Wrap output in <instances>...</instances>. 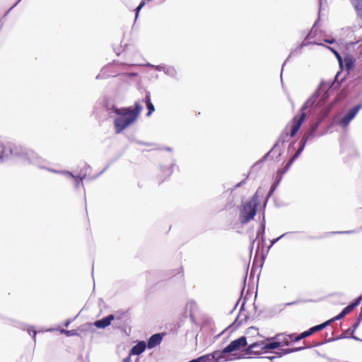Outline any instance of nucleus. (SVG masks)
<instances>
[{
	"instance_id": "obj_25",
	"label": "nucleus",
	"mask_w": 362,
	"mask_h": 362,
	"mask_svg": "<svg viewBox=\"0 0 362 362\" xmlns=\"http://www.w3.org/2000/svg\"><path fill=\"white\" fill-rule=\"evenodd\" d=\"M320 123V121H317L316 122H315L314 124H313L310 128V129L313 132H315V131L317 130V129L319 127V124Z\"/></svg>"
},
{
	"instance_id": "obj_8",
	"label": "nucleus",
	"mask_w": 362,
	"mask_h": 362,
	"mask_svg": "<svg viewBox=\"0 0 362 362\" xmlns=\"http://www.w3.org/2000/svg\"><path fill=\"white\" fill-rule=\"evenodd\" d=\"M264 341L262 340L259 341L254 342L250 344L245 349L246 354H260L262 352H265L264 351Z\"/></svg>"
},
{
	"instance_id": "obj_40",
	"label": "nucleus",
	"mask_w": 362,
	"mask_h": 362,
	"mask_svg": "<svg viewBox=\"0 0 362 362\" xmlns=\"http://www.w3.org/2000/svg\"><path fill=\"white\" fill-rule=\"evenodd\" d=\"M78 185H79V182H77V183H76V187H78Z\"/></svg>"
},
{
	"instance_id": "obj_18",
	"label": "nucleus",
	"mask_w": 362,
	"mask_h": 362,
	"mask_svg": "<svg viewBox=\"0 0 362 362\" xmlns=\"http://www.w3.org/2000/svg\"><path fill=\"white\" fill-rule=\"evenodd\" d=\"M355 116L356 115H346L339 121V124L343 127H346Z\"/></svg>"
},
{
	"instance_id": "obj_5",
	"label": "nucleus",
	"mask_w": 362,
	"mask_h": 362,
	"mask_svg": "<svg viewBox=\"0 0 362 362\" xmlns=\"http://www.w3.org/2000/svg\"><path fill=\"white\" fill-rule=\"evenodd\" d=\"M138 115H119L115 120L116 132L119 133L136 120Z\"/></svg>"
},
{
	"instance_id": "obj_15",
	"label": "nucleus",
	"mask_w": 362,
	"mask_h": 362,
	"mask_svg": "<svg viewBox=\"0 0 362 362\" xmlns=\"http://www.w3.org/2000/svg\"><path fill=\"white\" fill-rule=\"evenodd\" d=\"M357 16L362 19V0H351Z\"/></svg>"
},
{
	"instance_id": "obj_14",
	"label": "nucleus",
	"mask_w": 362,
	"mask_h": 362,
	"mask_svg": "<svg viewBox=\"0 0 362 362\" xmlns=\"http://www.w3.org/2000/svg\"><path fill=\"white\" fill-rule=\"evenodd\" d=\"M332 322H333V320H329L320 325H316V326H314L311 328L309 329V331L310 332L311 334H313L314 333L317 332H320L321 330H322L323 329H325L327 325H329Z\"/></svg>"
},
{
	"instance_id": "obj_23",
	"label": "nucleus",
	"mask_w": 362,
	"mask_h": 362,
	"mask_svg": "<svg viewBox=\"0 0 362 362\" xmlns=\"http://www.w3.org/2000/svg\"><path fill=\"white\" fill-rule=\"evenodd\" d=\"M60 332L69 337L74 336L76 334V332L74 330H65L64 329H60Z\"/></svg>"
},
{
	"instance_id": "obj_21",
	"label": "nucleus",
	"mask_w": 362,
	"mask_h": 362,
	"mask_svg": "<svg viewBox=\"0 0 362 362\" xmlns=\"http://www.w3.org/2000/svg\"><path fill=\"white\" fill-rule=\"evenodd\" d=\"M311 335L312 334H310L309 329H308V330L300 333V334L297 335V337L295 339L296 340H301V339L308 337Z\"/></svg>"
},
{
	"instance_id": "obj_10",
	"label": "nucleus",
	"mask_w": 362,
	"mask_h": 362,
	"mask_svg": "<svg viewBox=\"0 0 362 362\" xmlns=\"http://www.w3.org/2000/svg\"><path fill=\"white\" fill-rule=\"evenodd\" d=\"M329 49L333 52V53L337 57L339 64V66L341 67L345 66V68L347 71H349L353 68L354 60L351 57L347 56L344 58V60H342L341 56L336 50L333 49L332 48H329Z\"/></svg>"
},
{
	"instance_id": "obj_30",
	"label": "nucleus",
	"mask_w": 362,
	"mask_h": 362,
	"mask_svg": "<svg viewBox=\"0 0 362 362\" xmlns=\"http://www.w3.org/2000/svg\"><path fill=\"white\" fill-rule=\"evenodd\" d=\"M4 144L1 142H0V158H1L3 157L2 154L4 153Z\"/></svg>"
},
{
	"instance_id": "obj_29",
	"label": "nucleus",
	"mask_w": 362,
	"mask_h": 362,
	"mask_svg": "<svg viewBox=\"0 0 362 362\" xmlns=\"http://www.w3.org/2000/svg\"><path fill=\"white\" fill-rule=\"evenodd\" d=\"M361 320H358V317H357V321L356 323H354L353 325H352V328H353V330L351 332V334L354 332L355 329H357V327H358L360 322H361Z\"/></svg>"
},
{
	"instance_id": "obj_22",
	"label": "nucleus",
	"mask_w": 362,
	"mask_h": 362,
	"mask_svg": "<svg viewBox=\"0 0 362 362\" xmlns=\"http://www.w3.org/2000/svg\"><path fill=\"white\" fill-rule=\"evenodd\" d=\"M27 156L31 157V158H28L29 160H30V162L33 163H37V157L35 156V153L33 152V151H29L28 153H26Z\"/></svg>"
},
{
	"instance_id": "obj_26",
	"label": "nucleus",
	"mask_w": 362,
	"mask_h": 362,
	"mask_svg": "<svg viewBox=\"0 0 362 362\" xmlns=\"http://www.w3.org/2000/svg\"><path fill=\"white\" fill-rule=\"evenodd\" d=\"M320 123V121H317L316 122H315L314 124H313L310 128V129L313 132H315V131L317 130V129L319 127V124Z\"/></svg>"
},
{
	"instance_id": "obj_17",
	"label": "nucleus",
	"mask_w": 362,
	"mask_h": 362,
	"mask_svg": "<svg viewBox=\"0 0 362 362\" xmlns=\"http://www.w3.org/2000/svg\"><path fill=\"white\" fill-rule=\"evenodd\" d=\"M158 344V334H154L149 339L147 344V347L148 349H152Z\"/></svg>"
},
{
	"instance_id": "obj_19",
	"label": "nucleus",
	"mask_w": 362,
	"mask_h": 362,
	"mask_svg": "<svg viewBox=\"0 0 362 362\" xmlns=\"http://www.w3.org/2000/svg\"><path fill=\"white\" fill-rule=\"evenodd\" d=\"M161 70H163L165 74L169 75L170 76H174L176 74L175 69L172 66H160V71H161Z\"/></svg>"
},
{
	"instance_id": "obj_11",
	"label": "nucleus",
	"mask_w": 362,
	"mask_h": 362,
	"mask_svg": "<svg viewBox=\"0 0 362 362\" xmlns=\"http://www.w3.org/2000/svg\"><path fill=\"white\" fill-rule=\"evenodd\" d=\"M114 318L115 317L113 315H109L102 320L95 321L94 325L98 328L104 329L110 325Z\"/></svg>"
},
{
	"instance_id": "obj_20",
	"label": "nucleus",
	"mask_w": 362,
	"mask_h": 362,
	"mask_svg": "<svg viewBox=\"0 0 362 362\" xmlns=\"http://www.w3.org/2000/svg\"><path fill=\"white\" fill-rule=\"evenodd\" d=\"M276 338L279 339V343L281 345H288L290 344L289 339L288 337V334H278Z\"/></svg>"
},
{
	"instance_id": "obj_37",
	"label": "nucleus",
	"mask_w": 362,
	"mask_h": 362,
	"mask_svg": "<svg viewBox=\"0 0 362 362\" xmlns=\"http://www.w3.org/2000/svg\"><path fill=\"white\" fill-rule=\"evenodd\" d=\"M280 238H278L272 241V243L274 244V243H276Z\"/></svg>"
},
{
	"instance_id": "obj_31",
	"label": "nucleus",
	"mask_w": 362,
	"mask_h": 362,
	"mask_svg": "<svg viewBox=\"0 0 362 362\" xmlns=\"http://www.w3.org/2000/svg\"><path fill=\"white\" fill-rule=\"evenodd\" d=\"M334 41H335V40L334 38H330V39L325 40V42H326L327 43H329V44L334 43Z\"/></svg>"
},
{
	"instance_id": "obj_4",
	"label": "nucleus",
	"mask_w": 362,
	"mask_h": 362,
	"mask_svg": "<svg viewBox=\"0 0 362 362\" xmlns=\"http://www.w3.org/2000/svg\"><path fill=\"white\" fill-rule=\"evenodd\" d=\"M144 106L147 107L148 113H152L155 110L154 106L149 101L148 98H146L145 100L136 102L134 108L127 107L119 111L118 109L115 108V107L112 106V110L113 113H139L143 110Z\"/></svg>"
},
{
	"instance_id": "obj_28",
	"label": "nucleus",
	"mask_w": 362,
	"mask_h": 362,
	"mask_svg": "<svg viewBox=\"0 0 362 362\" xmlns=\"http://www.w3.org/2000/svg\"><path fill=\"white\" fill-rule=\"evenodd\" d=\"M302 349H303L302 347H299V348H296V349H288L284 350V354H289L293 351H299V350H302Z\"/></svg>"
},
{
	"instance_id": "obj_27",
	"label": "nucleus",
	"mask_w": 362,
	"mask_h": 362,
	"mask_svg": "<svg viewBox=\"0 0 362 362\" xmlns=\"http://www.w3.org/2000/svg\"><path fill=\"white\" fill-rule=\"evenodd\" d=\"M297 336L295 334H288V337L289 339L290 343L294 341H299L300 340H296Z\"/></svg>"
},
{
	"instance_id": "obj_6",
	"label": "nucleus",
	"mask_w": 362,
	"mask_h": 362,
	"mask_svg": "<svg viewBox=\"0 0 362 362\" xmlns=\"http://www.w3.org/2000/svg\"><path fill=\"white\" fill-rule=\"evenodd\" d=\"M247 346V339L245 337H241L232 341L228 346L223 349V353H231L239 351L240 349Z\"/></svg>"
},
{
	"instance_id": "obj_33",
	"label": "nucleus",
	"mask_w": 362,
	"mask_h": 362,
	"mask_svg": "<svg viewBox=\"0 0 362 362\" xmlns=\"http://www.w3.org/2000/svg\"><path fill=\"white\" fill-rule=\"evenodd\" d=\"M358 317L359 320H362V306H361V311H360V313H359Z\"/></svg>"
},
{
	"instance_id": "obj_32",
	"label": "nucleus",
	"mask_w": 362,
	"mask_h": 362,
	"mask_svg": "<svg viewBox=\"0 0 362 362\" xmlns=\"http://www.w3.org/2000/svg\"><path fill=\"white\" fill-rule=\"evenodd\" d=\"M77 177H79L80 181H82V180H83V178H85V177H86V174H83V175H82V174H80V175H79L78 176H77Z\"/></svg>"
},
{
	"instance_id": "obj_24",
	"label": "nucleus",
	"mask_w": 362,
	"mask_h": 362,
	"mask_svg": "<svg viewBox=\"0 0 362 362\" xmlns=\"http://www.w3.org/2000/svg\"><path fill=\"white\" fill-rule=\"evenodd\" d=\"M362 107V104H359L354 107L348 113H357Z\"/></svg>"
},
{
	"instance_id": "obj_36",
	"label": "nucleus",
	"mask_w": 362,
	"mask_h": 362,
	"mask_svg": "<svg viewBox=\"0 0 362 362\" xmlns=\"http://www.w3.org/2000/svg\"><path fill=\"white\" fill-rule=\"evenodd\" d=\"M66 175H68L69 176H71V177H74V178H76V177L74 176V175H73L72 174H71L70 173H68V172H67V173H66Z\"/></svg>"
},
{
	"instance_id": "obj_38",
	"label": "nucleus",
	"mask_w": 362,
	"mask_h": 362,
	"mask_svg": "<svg viewBox=\"0 0 362 362\" xmlns=\"http://www.w3.org/2000/svg\"><path fill=\"white\" fill-rule=\"evenodd\" d=\"M33 338L35 339V336H36V331H33Z\"/></svg>"
},
{
	"instance_id": "obj_3",
	"label": "nucleus",
	"mask_w": 362,
	"mask_h": 362,
	"mask_svg": "<svg viewBox=\"0 0 362 362\" xmlns=\"http://www.w3.org/2000/svg\"><path fill=\"white\" fill-rule=\"evenodd\" d=\"M315 132H313L310 129H309L307 132L305 133L302 139H301V146L298 149V151L295 153V154L291 158L288 162L286 164L284 168L282 170H279L277 171V177H279V181L281 179L282 175L290 168L291 165L293 163V161L298 157V156L303 151L305 144L312 138H313Z\"/></svg>"
},
{
	"instance_id": "obj_39",
	"label": "nucleus",
	"mask_w": 362,
	"mask_h": 362,
	"mask_svg": "<svg viewBox=\"0 0 362 362\" xmlns=\"http://www.w3.org/2000/svg\"><path fill=\"white\" fill-rule=\"evenodd\" d=\"M159 340H160V341L162 340V336H161V334H160V338H159Z\"/></svg>"
},
{
	"instance_id": "obj_13",
	"label": "nucleus",
	"mask_w": 362,
	"mask_h": 362,
	"mask_svg": "<svg viewBox=\"0 0 362 362\" xmlns=\"http://www.w3.org/2000/svg\"><path fill=\"white\" fill-rule=\"evenodd\" d=\"M146 348V343L144 341H139L137 344L132 347L131 354L133 355H139L144 351Z\"/></svg>"
},
{
	"instance_id": "obj_16",
	"label": "nucleus",
	"mask_w": 362,
	"mask_h": 362,
	"mask_svg": "<svg viewBox=\"0 0 362 362\" xmlns=\"http://www.w3.org/2000/svg\"><path fill=\"white\" fill-rule=\"evenodd\" d=\"M264 341V351L265 352L270 349H274L281 346V343L279 341H273V342H268L269 339H267Z\"/></svg>"
},
{
	"instance_id": "obj_35",
	"label": "nucleus",
	"mask_w": 362,
	"mask_h": 362,
	"mask_svg": "<svg viewBox=\"0 0 362 362\" xmlns=\"http://www.w3.org/2000/svg\"><path fill=\"white\" fill-rule=\"evenodd\" d=\"M281 355L279 354V356H271V357H269V359L272 360L273 358H277V357H279L281 356Z\"/></svg>"
},
{
	"instance_id": "obj_34",
	"label": "nucleus",
	"mask_w": 362,
	"mask_h": 362,
	"mask_svg": "<svg viewBox=\"0 0 362 362\" xmlns=\"http://www.w3.org/2000/svg\"><path fill=\"white\" fill-rule=\"evenodd\" d=\"M70 322H71V320H69L66 321V322H65L64 325H65L66 327H68V326L69 325Z\"/></svg>"
},
{
	"instance_id": "obj_1",
	"label": "nucleus",
	"mask_w": 362,
	"mask_h": 362,
	"mask_svg": "<svg viewBox=\"0 0 362 362\" xmlns=\"http://www.w3.org/2000/svg\"><path fill=\"white\" fill-rule=\"evenodd\" d=\"M330 86L327 83H321L315 93L309 98L301 107L302 113L317 111V108L325 105L329 97Z\"/></svg>"
},
{
	"instance_id": "obj_2",
	"label": "nucleus",
	"mask_w": 362,
	"mask_h": 362,
	"mask_svg": "<svg viewBox=\"0 0 362 362\" xmlns=\"http://www.w3.org/2000/svg\"><path fill=\"white\" fill-rule=\"evenodd\" d=\"M257 213V204L255 200L250 199L243 202L240 206L239 220L241 224L245 225L252 220Z\"/></svg>"
},
{
	"instance_id": "obj_7",
	"label": "nucleus",
	"mask_w": 362,
	"mask_h": 362,
	"mask_svg": "<svg viewBox=\"0 0 362 362\" xmlns=\"http://www.w3.org/2000/svg\"><path fill=\"white\" fill-rule=\"evenodd\" d=\"M306 115H300V117L295 116L291 122V132L289 135L291 137L296 136L303 123L305 121Z\"/></svg>"
},
{
	"instance_id": "obj_9",
	"label": "nucleus",
	"mask_w": 362,
	"mask_h": 362,
	"mask_svg": "<svg viewBox=\"0 0 362 362\" xmlns=\"http://www.w3.org/2000/svg\"><path fill=\"white\" fill-rule=\"evenodd\" d=\"M362 300V296L358 297L357 299L355 300L354 302L349 304L348 306H346L345 308L343 309V310L337 316L332 318L331 320H333V322L335 320H339L341 318H343L344 316L350 313L353 310L358 306L361 301Z\"/></svg>"
},
{
	"instance_id": "obj_12",
	"label": "nucleus",
	"mask_w": 362,
	"mask_h": 362,
	"mask_svg": "<svg viewBox=\"0 0 362 362\" xmlns=\"http://www.w3.org/2000/svg\"><path fill=\"white\" fill-rule=\"evenodd\" d=\"M223 349L221 351H215L211 354H206V356H209V358L205 359V362H218L220 359L223 358Z\"/></svg>"
}]
</instances>
